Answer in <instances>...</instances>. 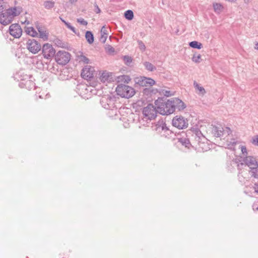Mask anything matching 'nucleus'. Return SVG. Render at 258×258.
<instances>
[{
	"label": "nucleus",
	"mask_w": 258,
	"mask_h": 258,
	"mask_svg": "<svg viewBox=\"0 0 258 258\" xmlns=\"http://www.w3.org/2000/svg\"><path fill=\"white\" fill-rule=\"evenodd\" d=\"M253 188L254 190L255 193H258V184L255 183L253 186Z\"/></svg>",
	"instance_id": "42"
},
{
	"label": "nucleus",
	"mask_w": 258,
	"mask_h": 258,
	"mask_svg": "<svg viewBox=\"0 0 258 258\" xmlns=\"http://www.w3.org/2000/svg\"><path fill=\"white\" fill-rule=\"evenodd\" d=\"M85 37L87 42L89 44H92L94 42V36L92 33L90 31H87L85 34Z\"/></svg>",
	"instance_id": "25"
},
{
	"label": "nucleus",
	"mask_w": 258,
	"mask_h": 258,
	"mask_svg": "<svg viewBox=\"0 0 258 258\" xmlns=\"http://www.w3.org/2000/svg\"><path fill=\"white\" fill-rule=\"evenodd\" d=\"M37 28L39 34V37L43 39L44 40H47L48 39V33L45 29L40 26L37 27Z\"/></svg>",
	"instance_id": "19"
},
{
	"label": "nucleus",
	"mask_w": 258,
	"mask_h": 258,
	"mask_svg": "<svg viewBox=\"0 0 258 258\" xmlns=\"http://www.w3.org/2000/svg\"><path fill=\"white\" fill-rule=\"evenodd\" d=\"M144 65L148 71H153L156 70V67L149 62H145Z\"/></svg>",
	"instance_id": "29"
},
{
	"label": "nucleus",
	"mask_w": 258,
	"mask_h": 258,
	"mask_svg": "<svg viewBox=\"0 0 258 258\" xmlns=\"http://www.w3.org/2000/svg\"><path fill=\"white\" fill-rule=\"evenodd\" d=\"M54 2L50 1H46L44 2L43 6L46 9L50 10L54 7Z\"/></svg>",
	"instance_id": "26"
},
{
	"label": "nucleus",
	"mask_w": 258,
	"mask_h": 258,
	"mask_svg": "<svg viewBox=\"0 0 258 258\" xmlns=\"http://www.w3.org/2000/svg\"><path fill=\"white\" fill-rule=\"evenodd\" d=\"M123 60L126 64H129L132 61V58L131 57L128 56H124L123 57Z\"/></svg>",
	"instance_id": "37"
},
{
	"label": "nucleus",
	"mask_w": 258,
	"mask_h": 258,
	"mask_svg": "<svg viewBox=\"0 0 258 258\" xmlns=\"http://www.w3.org/2000/svg\"><path fill=\"white\" fill-rule=\"evenodd\" d=\"M116 80L118 83H128L131 81V78L128 76L127 75H121L117 77L116 79Z\"/></svg>",
	"instance_id": "21"
},
{
	"label": "nucleus",
	"mask_w": 258,
	"mask_h": 258,
	"mask_svg": "<svg viewBox=\"0 0 258 258\" xmlns=\"http://www.w3.org/2000/svg\"><path fill=\"white\" fill-rule=\"evenodd\" d=\"M174 110L177 108L178 110H182L186 107L185 103L180 99L177 98H172Z\"/></svg>",
	"instance_id": "15"
},
{
	"label": "nucleus",
	"mask_w": 258,
	"mask_h": 258,
	"mask_svg": "<svg viewBox=\"0 0 258 258\" xmlns=\"http://www.w3.org/2000/svg\"><path fill=\"white\" fill-rule=\"evenodd\" d=\"M77 21L78 23L84 26H86L88 24L87 22L83 18L77 19Z\"/></svg>",
	"instance_id": "38"
},
{
	"label": "nucleus",
	"mask_w": 258,
	"mask_h": 258,
	"mask_svg": "<svg viewBox=\"0 0 258 258\" xmlns=\"http://www.w3.org/2000/svg\"><path fill=\"white\" fill-rule=\"evenodd\" d=\"M65 25L69 29H71L72 27V26H71V24L68 22H65Z\"/></svg>",
	"instance_id": "44"
},
{
	"label": "nucleus",
	"mask_w": 258,
	"mask_h": 258,
	"mask_svg": "<svg viewBox=\"0 0 258 258\" xmlns=\"http://www.w3.org/2000/svg\"><path fill=\"white\" fill-rule=\"evenodd\" d=\"M135 81L142 86H152L155 84V81L152 79L142 76L136 78Z\"/></svg>",
	"instance_id": "11"
},
{
	"label": "nucleus",
	"mask_w": 258,
	"mask_h": 258,
	"mask_svg": "<svg viewBox=\"0 0 258 258\" xmlns=\"http://www.w3.org/2000/svg\"><path fill=\"white\" fill-rule=\"evenodd\" d=\"M156 126V127L155 130L156 131H159V132L160 131V130H162V131L168 130L167 127L166 126V124L163 121L158 122Z\"/></svg>",
	"instance_id": "23"
},
{
	"label": "nucleus",
	"mask_w": 258,
	"mask_h": 258,
	"mask_svg": "<svg viewBox=\"0 0 258 258\" xmlns=\"http://www.w3.org/2000/svg\"><path fill=\"white\" fill-rule=\"evenodd\" d=\"M240 148H241V151L242 154L247 155V149H246V147L242 146H241Z\"/></svg>",
	"instance_id": "40"
},
{
	"label": "nucleus",
	"mask_w": 258,
	"mask_h": 258,
	"mask_svg": "<svg viewBox=\"0 0 258 258\" xmlns=\"http://www.w3.org/2000/svg\"><path fill=\"white\" fill-rule=\"evenodd\" d=\"M78 58L80 62H84V63L88 64L90 62V60L86 56L84 55L82 53L78 55Z\"/></svg>",
	"instance_id": "27"
},
{
	"label": "nucleus",
	"mask_w": 258,
	"mask_h": 258,
	"mask_svg": "<svg viewBox=\"0 0 258 258\" xmlns=\"http://www.w3.org/2000/svg\"><path fill=\"white\" fill-rule=\"evenodd\" d=\"M56 61L62 65L67 64L70 59V55L65 51H59L55 55Z\"/></svg>",
	"instance_id": "7"
},
{
	"label": "nucleus",
	"mask_w": 258,
	"mask_h": 258,
	"mask_svg": "<svg viewBox=\"0 0 258 258\" xmlns=\"http://www.w3.org/2000/svg\"><path fill=\"white\" fill-rule=\"evenodd\" d=\"M98 78L101 83L106 85L113 81V73L107 71H100Z\"/></svg>",
	"instance_id": "6"
},
{
	"label": "nucleus",
	"mask_w": 258,
	"mask_h": 258,
	"mask_svg": "<svg viewBox=\"0 0 258 258\" xmlns=\"http://www.w3.org/2000/svg\"><path fill=\"white\" fill-rule=\"evenodd\" d=\"M192 60L196 63H200L202 61L201 55L200 54H194Z\"/></svg>",
	"instance_id": "31"
},
{
	"label": "nucleus",
	"mask_w": 258,
	"mask_h": 258,
	"mask_svg": "<svg viewBox=\"0 0 258 258\" xmlns=\"http://www.w3.org/2000/svg\"><path fill=\"white\" fill-rule=\"evenodd\" d=\"M94 73L95 70L93 67L87 66L83 69L81 72V76L85 79H90L93 78Z\"/></svg>",
	"instance_id": "12"
},
{
	"label": "nucleus",
	"mask_w": 258,
	"mask_h": 258,
	"mask_svg": "<svg viewBox=\"0 0 258 258\" xmlns=\"http://www.w3.org/2000/svg\"><path fill=\"white\" fill-rule=\"evenodd\" d=\"M251 143L253 145L258 146V135L252 138Z\"/></svg>",
	"instance_id": "36"
},
{
	"label": "nucleus",
	"mask_w": 258,
	"mask_h": 258,
	"mask_svg": "<svg viewBox=\"0 0 258 258\" xmlns=\"http://www.w3.org/2000/svg\"><path fill=\"white\" fill-rule=\"evenodd\" d=\"M115 101L116 98L110 95L103 96L100 100V103L103 107L111 110L112 113H108L109 116L111 117L117 115V110Z\"/></svg>",
	"instance_id": "1"
},
{
	"label": "nucleus",
	"mask_w": 258,
	"mask_h": 258,
	"mask_svg": "<svg viewBox=\"0 0 258 258\" xmlns=\"http://www.w3.org/2000/svg\"><path fill=\"white\" fill-rule=\"evenodd\" d=\"M202 144H199V147H201V148H203V147L201 146V145H202Z\"/></svg>",
	"instance_id": "50"
},
{
	"label": "nucleus",
	"mask_w": 258,
	"mask_h": 258,
	"mask_svg": "<svg viewBox=\"0 0 258 258\" xmlns=\"http://www.w3.org/2000/svg\"><path fill=\"white\" fill-rule=\"evenodd\" d=\"M160 93L167 97H169L173 95V94L171 93L170 91L165 89L160 90Z\"/></svg>",
	"instance_id": "33"
},
{
	"label": "nucleus",
	"mask_w": 258,
	"mask_h": 258,
	"mask_svg": "<svg viewBox=\"0 0 258 258\" xmlns=\"http://www.w3.org/2000/svg\"><path fill=\"white\" fill-rule=\"evenodd\" d=\"M223 127L213 126L212 129L213 134L216 137H220L223 135Z\"/></svg>",
	"instance_id": "20"
},
{
	"label": "nucleus",
	"mask_w": 258,
	"mask_h": 258,
	"mask_svg": "<svg viewBox=\"0 0 258 258\" xmlns=\"http://www.w3.org/2000/svg\"><path fill=\"white\" fill-rule=\"evenodd\" d=\"M107 50L110 52H113L114 51V49L111 47V46H108L107 47Z\"/></svg>",
	"instance_id": "43"
},
{
	"label": "nucleus",
	"mask_w": 258,
	"mask_h": 258,
	"mask_svg": "<svg viewBox=\"0 0 258 258\" xmlns=\"http://www.w3.org/2000/svg\"><path fill=\"white\" fill-rule=\"evenodd\" d=\"M124 17L128 20H131L133 19L134 13L131 10H127L124 13Z\"/></svg>",
	"instance_id": "30"
},
{
	"label": "nucleus",
	"mask_w": 258,
	"mask_h": 258,
	"mask_svg": "<svg viewBox=\"0 0 258 258\" xmlns=\"http://www.w3.org/2000/svg\"><path fill=\"white\" fill-rule=\"evenodd\" d=\"M243 162L246 165L249 167L250 169L249 173L251 176L256 177L257 176V172L258 171V163L255 158L251 156H246L244 158Z\"/></svg>",
	"instance_id": "3"
},
{
	"label": "nucleus",
	"mask_w": 258,
	"mask_h": 258,
	"mask_svg": "<svg viewBox=\"0 0 258 258\" xmlns=\"http://www.w3.org/2000/svg\"><path fill=\"white\" fill-rule=\"evenodd\" d=\"M70 30H71L74 33H76L75 28L74 27L72 26Z\"/></svg>",
	"instance_id": "46"
},
{
	"label": "nucleus",
	"mask_w": 258,
	"mask_h": 258,
	"mask_svg": "<svg viewBox=\"0 0 258 258\" xmlns=\"http://www.w3.org/2000/svg\"><path fill=\"white\" fill-rule=\"evenodd\" d=\"M223 135L224 134H227L229 135L231 133V131L230 129V128L228 127H225V128L223 127Z\"/></svg>",
	"instance_id": "39"
},
{
	"label": "nucleus",
	"mask_w": 258,
	"mask_h": 258,
	"mask_svg": "<svg viewBox=\"0 0 258 258\" xmlns=\"http://www.w3.org/2000/svg\"><path fill=\"white\" fill-rule=\"evenodd\" d=\"M4 0H0V2H3Z\"/></svg>",
	"instance_id": "52"
},
{
	"label": "nucleus",
	"mask_w": 258,
	"mask_h": 258,
	"mask_svg": "<svg viewBox=\"0 0 258 258\" xmlns=\"http://www.w3.org/2000/svg\"><path fill=\"white\" fill-rule=\"evenodd\" d=\"M138 43L139 47V48L140 49V50H141L143 51H145L146 49V46H145L144 43L141 40L138 41Z\"/></svg>",
	"instance_id": "35"
},
{
	"label": "nucleus",
	"mask_w": 258,
	"mask_h": 258,
	"mask_svg": "<svg viewBox=\"0 0 258 258\" xmlns=\"http://www.w3.org/2000/svg\"><path fill=\"white\" fill-rule=\"evenodd\" d=\"M158 107L157 108L152 104H149L144 107L143 110V113L144 118L147 119L152 120L155 118L157 116Z\"/></svg>",
	"instance_id": "5"
},
{
	"label": "nucleus",
	"mask_w": 258,
	"mask_h": 258,
	"mask_svg": "<svg viewBox=\"0 0 258 258\" xmlns=\"http://www.w3.org/2000/svg\"><path fill=\"white\" fill-rule=\"evenodd\" d=\"M147 90H148L147 89H144V91L145 93Z\"/></svg>",
	"instance_id": "51"
},
{
	"label": "nucleus",
	"mask_w": 258,
	"mask_h": 258,
	"mask_svg": "<svg viewBox=\"0 0 258 258\" xmlns=\"http://www.w3.org/2000/svg\"><path fill=\"white\" fill-rule=\"evenodd\" d=\"M26 33L32 37H36L37 36L38 33L32 27H26L25 29Z\"/></svg>",
	"instance_id": "24"
},
{
	"label": "nucleus",
	"mask_w": 258,
	"mask_h": 258,
	"mask_svg": "<svg viewBox=\"0 0 258 258\" xmlns=\"http://www.w3.org/2000/svg\"><path fill=\"white\" fill-rule=\"evenodd\" d=\"M213 6L215 12L217 14L221 13L224 9L223 6L220 3H213Z\"/></svg>",
	"instance_id": "22"
},
{
	"label": "nucleus",
	"mask_w": 258,
	"mask_h": 258,
	"mask_svg": "<svg viewBox=\"0 0 258 258\" xmlns=\"http://www.w3.org/2000/svg\"><path fill=\"white\" fill-rule=\"evenodd\" d=\"M189 45L192 48L199 49L202 47V44L196 41L190 42Z\"/></svg>",
	"instance_id": "28"
},
{
	"label": "nucleus",
	"mask_w": 258,
	"mask_h": 258,
	"mask_svg": "<svg viewBox=\"0 0 258 258\" xmlns=\"http://www.w3.org/2000/svg\"><path fill=\"white\" fill-rule=\"evenodd\" d=\"M27 48L32 53L35 54L41 49V45L34 39H29L26 43Z\"/></svg>",
	"instance_id": "10"
},
{
	"label": "nucleus",
	"mask_w": 258,
	"mask_h": 258,
	"mask_svg": "<svg viewBox=\"0 0 258 258\" xmlns=\"http://www.w3.org/2000/svg\"><path fill=\"white\" fill-rule=\"evenodd\" d=\"M254 48L255 49L258 50V42H256L255 43V45H254Z\"/></svg>",
	"instance_id": "45"
},
{
	"label": "nucleus",
	"mask_w": 258,
	"mask_h": 258,
	"mask_svg": "<svg viewBox=\"0 0 258 258\" xmlns=\"http://www.w3.org/2000/svg\"><path fill=\"white\" fill-rule=\"evenodd\" d=\"M172 125L179 128L183 129L188 126V121L183 117L181 116H176L172 119Z\"/></svg>",
	"instance_id": "8"
},
{
	"label": "nucleus",
	"mask_w": 258,
	"mask_h": 258,
	"mask_svg": "<svg viewBox=\"0 0 258 258\" xmlns=\"http://www.w3.org/2000/svg\"><path fill=\"white\" fill-rule=\"evenodd\" d=\"M94 11L95 13H96L97 14H98V13H100V10L99 9V8L98 7V6L97 5H95V10H94Z\"/></svg>",
	"instance_id": "41"
},
{
	"label": "nucleus",
	"mask_w": 258,
	"mask_h": 258,
	"mask_svg": "<svg viewBox=\"0 0 258 258\" xmlns=\"http://www.w3.org/2000/svg\"><path fill=\"white\" fill-rule=\"evenodd\" d=\"M179 141L186 147L189 144V140L186 139H180L179 140Z\"/></svg>",
	"instance_id": "34"
},
{
	"label": "nucleus",
	"mask_w": 258,
	"mask_h": 258,
	"mask_svg": "<svg viewBox=\"0 0 258 258\" xmlns=\"http://www.w3.org/2000/svg\"><path fill=\"white\" fill-rule=\"evenodd\" d=\"M158 100L155 101V104L157 106L158 111L159 113L163 115H167L172 113L174 111L173 102L172 98L168 100L165 102H162L159 104Z\"/></svg>",
	"instance_id": "2"
},
{
	"label": "nucleus",
	"mask_w": 258,
	"mask_h": 258,
	"mask_svg": "<svg viewBox=\"0 0 258 258\" xmlns=\"http://www.w3.org/2000/svg\"><path fill=\"white\" fill-rule=\"evenodd\" d=\"M89 85L90 86L93 87H97L99 84H100V83L95 80V79H89Z\"/></svg>",
	"instance_id": "32"
},
{
	"label": "nucleus",
	"mask_w": 258,
	"mask_h": 258,
	"mask_svg": "<svg viewBox=\"0 0 258 258\" xmlns=\"http://www.w3.org/2000/svg\"><path fill=\"white\" fill-rule=\"evenodd\" d=\"M55 53V50L52 45L45 43L42 47V54L45 58L50 59L53 57Z\"/></svg>",
	"instance_id": "9"
},
{
	"label": "nucleus",
	"mask_w": 258,
	"mask_h": 258,
	"mask_svg": "<svg viewBox=\"0 0 258 258\" xmlns=\"http://www.w3.org/2000/svg\"><path fill=\"white\" fill-rule=\"evenodd\" d=\"M78 0H70V2L71 3V4H73V3H75L76 2H77Z\"/></svg>",
	"instance_id": "47"
},
{
	"label": "nucleus",
	"mask_w": 258,
	"mask_h": 258,
	"mask_svg": "<svg viewBox=\"0 0 258 258\" xmlns=\"http://www.w3.org/2000/svg\"><path fill=\"white\" fill-rule=\"evenodd\" d=\"M61 20L62 21V22L64 23V24H65V22H67L66 21H65L64 20L62 19L61 18H60Z\"/></svg>",
	"instance_id": "49"
},
{
	"label": "nucleus",
	"mask_w": 258,
	"mask_h": 258,
	"mask_svg": "<svg viewBox=\"0 0 258 258\" xmlns=\"http://www.w3.org/2000/svg\"><path fill=\"white\" fill-rule=\"evenodd\" d=\"M117 95L121 97L129 98L133 96L135 93V90L132 87L125 85L120 84L116 88Z\"/></svg>",
	"instance_id": "4"
},
{
	"label": "nucleus",
	"mask_w": 258,
	"mask_h": 258,
	"mask_svg": "<svg viewBox=\"0 0 258 258\" xmlns=\"http://www.w3.org/2000/svg\"><path fill=\"white\" fill-rule=\"evenodd\" d=\"M107 29V28H106L105 26H103L100 31L101 36L100 37V41L103 43L106 42L108 37Z\"/></svg>",
	"instance_id": "18"
},
{
	"label": "nucleus",
	"mask_w": 258,
	"mask_h": 258,
	"mask_svg": "<svg viewBox=\"0 0 258 258\" xmlns=\"http://www.w3.org/2000/svg\"><path fill=\"white\" fill-rule=\"evenodd\" d=\"M8 14L10 15L13 19L15 17L19 15L22 11V9L21 7H15L9 8L7 10Z\"/></svg>",
	"instance_id": "16"
},
{
	"label": "nucleus",
	"mask_w": 258,
	"mask_h": 258,
	"mask_svg": "<svg viewBox=\"0 0 258 258\" xmlns=\"http://www.w3.org/2000/svg\"><path fill=\"white\" fill-rule=\"evenodd\" d=\"M194 86L196 89V93L200 96H203L206 93L205 89L200 84L195 81Z\"/></svg>",
	"instance_id": "17"
},
{
	"label": "nucleus",
	"mask_w": 258,
	"mask_h": 258,
	"mask_svg": "<svg viewBox=\"0 0 258 258\" xmlns=\"http://www.w3.org/2000/svg\"><path fill=\"white\" fill-rule=\"evenodd\" d=\"M10 34L15 38H19L21 37L22 30L20 26L18 24H12L9 28Z\"/></svg>",
	"instance_id": "13"
},
{
	"label": "nucleus",
	"mask_w": 258,
	"mask_h": 258,
	"mask_svg": "<svg viewBox=\"0 0 258 258\" xmlns=\"http://www.w3.org/2000/svg\"><path fill=\"white\" fill-rule=\"evenodd\" d=\"M13 19L10 15L8 14L7 10L0 14V23L4 25L9 24Z\"/></svg>",
	"instance_id": "14"
},
{
	"label": "nucleus",
	"mask_w": 258,
	"mask_h": 258,
	"mask_svg": "<svg viewBox=\"0 0 258 258\" xmlns=\"http://www.w3.org/2000/svg\"><path fill=\"white\" fill-rule=\"evenodd\" d=\"M3 2H0V11L3 9Z\"/></svg>",
	"instance_id": "48"
}]
</instances>
